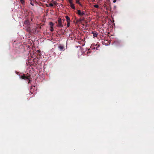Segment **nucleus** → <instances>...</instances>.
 <instances>
[{
  "label": "nucleus",
  "instance_id": "16",
  "mask_svg": "<svg viewBox=\"0 0 154 154\" xmlns=\"http://www.w3.org/2000/svg\"><path fill=\"white\" fill-rule=\"evenodd\" d=\"M67 27H69V22H67Z\"/></svg>",
  "mask_w": 154,
  "mask_h": 154
},
{
  "label": "nucleus",
  "instance_id": "18",
  "mask_svg": "<svg viewBox=\"0 0 154 154\" xmlns=\"http://www.w3.org/2000/svg\"><path fill=\"white\" fill-rule=\"evenodd\" d=\"M33 3H34L32 2V1H31V2H30V4H31L32 6H34Z\"/></svg>",
  "mask_w": 154,
  "mask_h": 154
},
{
  "label": "nucleus",
  "instance_id": "15",
  "mask_svg": "<svg viewBox=\"0 0 154 154\" xmlns=\"http://www.w3.org/2000/svg\"><path fill=\"white\" fill-rule=\"evenodd\" d=\"M52 2H53V4L55 5H56V2L55 1H52Z\"/></svg>",
  "mask_w": 154,
  "mask_h": 154
},
{
  "label": "nucleus",
  "instance_id": "22",
  "mask_svg": "<svg viewBox=\"0 0 154 154\" xmlns=\"http://www.w3.org/2000/svg\"><path fill=\"white\" fill-rule=\"evenodd\" d=\"M92 1H95V0H92Z\"/></svg>",
  "mask_w": 154,
  "mask_h": 154
},
{
  "label": "nucleus",
  "instance_id": "13",
  "mask_svg": "<svg viewBox=\"0 0 154 154\" xmlns=\"http://www.w3.org/2000/svg\"><path fill=\"white\" fill-rule=\"evenodd\" d=\"M94 7L95 8H98V5H94Z\"/></svg>",
  "mask_w": 154,
  "mask_h": 154
},
{
  "label": "nucleus",
  "instance_id": "10",
  "mask_svg": "<svg viewBox=\"0 0 154 154\" xmlns=\"http://www.w3.org/2000/svg\"><path fill=\"white\" fill-rule=\"evenodd\" d=\"M50 27H53V23L51 22H50Z\"/></svg>",
  "mask_w": 154,
  "mask_h": 154
},
{
  "label": "nucleus",
  "instance_id": "3",
  "mask_svg": "<svg viewBox=\"0 0 154 154\" xmlns=\"http://www.w3.org/2000/svg\"><path fill=\"white\" fill-rule=\"evenodd\" d=\"M77 14H78L80 17H82L85 14V11H83L81 12L80 10H78V13H77Z\"/></svg>",
  "mask_w": 154,
  "mask_h": 154
},
{
  "label": "nucleus",
  "instance_id": "12",
  "mask_svg": "<svg viewBox=\"0 0 154 154\" xmlns=\"http://www.w3.org/2000/svg\"><path fill=\"white\" fill-rule=\"evenodd\" d=\"M75 2H76V3L78 4L79 5H81L80 4V2H79V0H76V1H75Z\"/></svg>",
  "mask_w": 154,
  "mask_h": 154
},
{
  "label": "nucleus",
  "instance_id": "23",
  "mask_svg": "<svg viewBox=\"0 0 154 154\" xmlns=\"http://www.w3.org/2000/svg\"><path fill=\"white\" fill-rule=\"evenodd\" d=\"M30 0V1H31V0Z\"/></svg>",
  "mask_w": 154,
  "mask_h": 154
},
{
  "label": "nucleus",
  "instance_id": "20",
  "mask_svg": "<svg viewBox=\"0 0 154 154\" xmlns=\"http://www.w3.org/2000/svg\"><path fill=\"white\" fill-rule=\"evenodd\" d=\"M116 0H114L113 1V3H115L116 2Z\"/></svg>",
  "mask_w": 154,
  "mask_h": 154
},
{
  "label": "nucleus",
  "instance_id": "1",
  "mask_svg": "<svg viewBox=\"0 0 154 154\" xmlns=\"http://www.w3.org/2000/svg\"><path fill=\"white\" fill-rule=\"evenodd\" d=\"M20 79H28V83H30V80L29 79L30 78V75L28 74H26V75L24 74L23 75H21L20 76Z\"/></svg>",
  "mask_w": 154,
  "mask_h": 154
},
{
  "label": "nucleus",
  "instance_id": "19",
  "mask_svg": "<svg viewBox=\"0 0 154 154\" xmlns=\"http://www.w3.org/2000/svg\"><path fill=\"white\" fill-rule=\"evenodd\" d=\"M68 1H69V3H72V0H68Z\"/></svg>",
  "mask_w": 154,
  "mask_h": 154
},
{
  "label": "nucleus",
  "instance_id": "5",
  "mask_svg": "<svg viewBox=\"0 0 154 154\" xmlns=\"http://www.w3.org/2000/svg\"><path fill=\"white\" fill-rule=\"evenodd\" d=\"M24 24L26 25V26H29L30 25V23H29V20L28 19L26 20L24 22Z\"/></svg>",
  "mask_w": 154,
  "mask_h": 154
},
{
  "label": "nucleus",
  "instance_id": "9",
  "mask_svg": "<svg viewBox=\"0 0 154 154\" xmlns=\"http://www.w3.org/2000/svg\"><path fill=\"white\" fill-rule=\"evenodd\" d=\"M70 7H71L73 9H75L73 4L72 3H70Z\"/></svg>",
  "mask_w": 154,
  "mask_h": 154
},
{
  "label": "nucleus",
  "instance_id": "14",
  "mask_svg": "<svg viewBox=\"0 0 154 154\" xmlns=\"http://www.w3.org/2000/svg\"><path fill=\"white\" fill-rule=\"evenodd\" d=\"M49 6H50V7H52L53 6V4H52V3H50L49 4Z\"/></svg>",
  "mask_w": 154,
  "mask_h": 154
},
{
  "label": "nucleus",
  "instance_id": "17",
  "mask_svg": "<svg viewBox=\"0 0 154 154\" xmlns=\"http://www.w3.org/2000/svg\"><path fill=\"white\" fill-rule=\"evenodd\" d=\"M50 31L51 32H53V27H50Z\"/></svg>",
  "mask_w": 154,
  "mask_h": 154
},
{
  "label": "nucleus",
  "instance_id": "11",
  "mask_svg": "<svg viewBox=\"0 0 154 154\" xmlns=\"http://www.w3.org/2000/svg\"><path fill=\"white\" fill-rule=\"evenodd\" d=\"M20 1L22 5H24V0H20Z\"/></svg>",
  "mask_w": 154,
  "mask_h": 154
},
{
  "label": "nucleus",
  "instance_id": "6",
  "mask_svg": "<svg viewBox=\"0 0 154 154\" xmlns=\"http://www.w3.org/2000/svg\"><path fill=\"white\" fill-rule=\"evenodd\" d=\"M92 34H93V37H97V32H95V31L92 32Z\"/></svg>",
  "mask_w": 154,
  "mask_h": 154
},
{
  "label": "nucleus",
  "instance_id": "2",
  "mask_svg": "<svg viewBox=\"0 0 154 154\" xmlns=\"http://www.w3.org/2000/svg\"><path fill=\"white\" fill-rule=\"evenodd\" d=\"M57 23V26L58 27H62V25L61 23V18H59L57 20V22H56Z\"/></svg>",
  "mask_w": 154,
  "mask_h": 154
},
{
  "label": "nucleus",
  "instance_id": "4",
  "mask_svg": "<svg viewBox=\"0 0 154 154\" xmlns=\"http://www.w3.org/2000/svg\"><path fill=\"white\" fill-rule=\"evenodd\" d=\"M26 30V32L30 33L31 32V29L30 27L29 26H26V27H25Z\"/></svg>",
  "mask_w": 154,
  "mask_h": 154
},
{
  "label": "nucleus",
  "instance_id": "7",
  "mask_svg": "<svg viewBox=\"0 0 154 154\" xmlns=\"http://www.w3.org/2000/svg\"><path fill=\"white\" fill-rule=\"evenodd\" d=\"M65 18H66V20L67 22H70V19L68 16H66Z\"/></svg>",
  "mask_w": 154,
  "mask_h": 154
},
{
  "label": "nucleus",
  "instance_id": "21",
  "mask_svg": "<svg viewBox=\"0 0 154 154\" xmlns=\"http://www.w3.org/2000/svg\"><path fill=\"white\" fill-rule=\"evenodd\" d=\"M47 7H48V5H47Z\"/></svg>",
  "mask_w": 154,
  "mask_h": 154
},
{
  "label": "nucleus",
  "instance_id": "8",
  "mask_svg": "<svg viewBox=\"0 0 154 154\" xmlns=\"http://www.w3.org/2000/svg\"><path fill=\"white\" fill-rule=\"evenodd\" d=\"M59 49L61 51H63L64 50V47L63 46L60 45L58 47Z\"/></svg>",
  "mask_w": 154,
  "mask_h": 154
}]
</instances>
